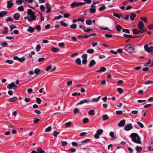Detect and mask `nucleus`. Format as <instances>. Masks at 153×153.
<instances>
[{
  "mask_svg": "<svg viewBox=\"0 0 153 153\" xmlns=\"http://www.w3.org/2000/svg\"><path fill=\"white\" fill-rule=\"evenodd\" d=\"M133 128V126L131 123L126 125L124 127V129L126 131H129Z\"/></svg>",
  "mask_w": 153,
  "mask_h": 153,
  "instance_id": "obj_9",
  "label": "nucleus"
},
{
  "mask_svg": "<svg viewBox=\"0 0 153 153\" xmlns=\"http://www.w3.org/2000/svg\"><path fill=\"white\" fill-rule=\"evenodd\" d=\"M143 148L141 146H137L136 147V150L137 152H140L142 150Z\"/></svg>",
  "mask_w": 153,
  "mask_h": 153,
  "instance_id": "obj_21",
  "label": "nucleus"
},
{
  "mask_svg": "<svg viewBox=\"0 0 153 153\" xmlns=\"http://www.w3.org/2000/svg\"><path fill=\"white\" fill-rule=\"evenodd\" d=\"M34 30L35 28L34 27H33L31 26H30L27 29V31L29 32L30 33H32L34 31Z\"/></svg>",
  "mask_w": 153,
  "mask_h": 153,
  "instance_id": "obj_17",
  "label": "nucleus"
},
{
  "mask_svg": "<svg viewBox=\"0 0 153 153\" xmlns=\"http://www.w3.org/2000/svg\"><path fill=\"white\" fill-rule=\"evenodd\" d=\"M89 121L88 119L87 118H84L83 120V123H86Z\"/></svg>",
  "mask_w": 153,
  "mask_h": 153,
  "instance_id": "obj_43",
  "label": "nucleus"
},
{
  "mask_svg": "<svg viewBox=\"0 0 153 153\" xmlns=\"http://www.w3.org/2000/svg\"><path fill=\"white\" fill-rule=\"evenodd\" d=\"M90 139H87L85 140H82L80 142V143L82 144H86L88 143L90 140Z\"/></svg>",
  "mask_w": 153,
  "mask_h": 153,
  "instance_id": "obj_22",
  "label": "nucleus"
},
{
  "mask_svg": "<svg viewBox=\"0 0 153 153\" xmlns=\"http://www.w3.org/2000/svg\"><path fill=\"white\" fill-rule=\"evenodd\" d=\"M71 144L72 146H76L78 145V143L75 142H72Z\"/></svg>",
  "mask_w": 153,
  "mask_h": 153,
  "instance_id": "obj_64",
  "label": "nucleus"
},
{
  "mask_svg": "<svg viewBox=\"0 0 153 153\" xmlns=\"http://www.w3.org/2000/svg\"><path fill=\"white\" fill-rule=\"evenodd\" d=\"M140 19L142 21H143L145 23H147L148 22V20L146 17H141L140 18Z\"/></svg>",
  "mask_w": 153,
  "mask_h": 153,
  "instance_id": "obj_41",
  "label": "nucleus"
},
{
  "mask_svg": "<svg viewBox=\"0 0 153 153\" xmlns=\"http://www.w3.org/2000/svg\"><path fill=\"white\" fill-rule=\"evenodd\" d=\"M59 134V132L56 131H54L53 132V135L55 137H56L58 134Z\"/></svg>",
  "mask_w": 153,
  "mask_h": 153,
  "instance_id": "obj_46",
  "label": "nucleus"
},
{
  "mask_svg": "<svg viewBox=\"0 0 153 153\" xmlns=\"http://www.w3.org/2000/svg\"><path fill=\"white\" fill-rule=\"evenodd\" d=\"M137 123L141 128H143L144 127L143 124L140 122L138 121L137 122Z\"/></svg>",
  "mask_w": 153,
  "mask_h": 153,
  "instance_id": "obj_49",
  "label": "nucleus"
},
{
  "mask_svg": "<svg viewBox=\"0 0 153 153\" xmlns=\"http://www.w3.org/2000/svg\"><path fill=\"white\" fill-rule=\"evenodd\" d=\"M96 64L95 61L94 60H92L90 62V63L88 65L89 68H91L93 67L94 65H95Z\"/></svg>",
  "mask_w": 153,
  "mask_h": 153,
  "instance_id": "obj_14",
  "label": "nucleus"
},
{
  "mask_svg": "<svg viewBox=\"0 0 153 153\" xmlns=\"http://www.w3.org/2000/svg\"><path fill=\"white\" fill-rule=\"evenodd\" d=\"M103 130L102 129H99L97 130L96 133L94 135L95 139H98L100 138L99 136L101 135L103 132Z\"/></svg>",
  "mask_w": 153,
  "mask_h": 153,
  "instance_id": "obj_6",
  "label": "nucleus"
},
{
  "mask_svg": "<svg viewBox=\"0 0 153 153\" xmlns=\"http://www.w3.org/2000/svg\"><path fill=\"white\" fill-rule=\"evenodd\" d=\"M13 18L16 20H18L20 17V15L19 13H16L13 15Z\"/></svg>",
  "mask_w": 153,
  "mask_h": 153,
  "instance_id": "obj_18",
  "label": "nucleus"
},
{
  "mask_svg": "<svg viewBox=\"0 0 153 153\" xmlns=\"http://www.w3.org/2000/svg\"><path fill=\"white\" fill-rule=\"evenodd\" d=\"M77 25L75 24H73L70 25V27L71 28L76 29V28Z\"/></svg>",
  "mask_w": 153,
  "mask_h": 153,
  "instance_id": "obj_44",
  "label": "nucleus"
},
{
  "mask_svg": "<svg viewBox=\"0 0 153 153\" xmlns=\"http://www.w3.org/2000/svg\"><path fill=\"white\" fill-rule=\"evenodd\" d=\"M10 27L11 29V31L13 30L14 28H16V27L15 26H14L13 25H11L10 26Z\"/></svg>",
  "mask_w": 153,
  "mask_h": 153,
  "instance_id": "obj_63",
  "label": "nucleus"
},
{
  "mask_svg": "<svg viewBox=\"0 0 153 153\" xmlns=\"http://www.w3.org/2000/svg\"><path fill=\"white\" fill-rule=\"evenodd\" d=\"M103 120H106L108 119V117L107 114H104L102 115Z\"/></svg>",
  "mask_w": 153,
  "mask_h": 153,
  "instance_id": "obj_33",
  "label": "nucleus"
},
{
  "mask_svg": "<svg viewBox=\"0 0 153 153\" xmlns=\"http://www.w3.org/2000/svg\"><path fill=\"white\" fill-rule=\"evenodd\" d=\"M41 49V46L39 45H37L36 48V51L38 52Z\"/></svg>",
  "mask_w": 153,
  "mask_h": 153,
  "instance_id": "obj_37",
  "label": "nucleus"
},
{
  "mask_svg": "<svg viewBox=\"0 0 153 153\" xmlns=\"http://www.w3.org/2000/svg\"><path fill=\"white\" fill-rule=\"evenodd\" d=\"M27 13L30 16L24 17V19H27L29 21H33L36 19V16L35 15V13L33 12L32 10H28Z\"/></svg>",
  "mask_w": 153,
  "mask_h": 153,
  "instance_id": "obj_2",
  "label": "nucleus"
},
{
  "mask_svg": "<svg viewBox=\"0 0 153 153\" xmlns=\"http://www.w3.org/2000/svg\"><path fill=\"white\" fill-rule=\"evenodd\" d=\"M75 62L79 65H81V61L80 59L79 58H78L76 59Z\"/></svg>",
  "mask_w": 153,
  "mask_h": 153,
  "instance_id": "obj_28",
  "label": "nucleus"
},
{
  "mask_svg": "<svg viewBox=\"0 0 153 153\" xmlns=\"http://www.w3.org/2000/svg\"><path fill=\"white\" fill-rule=\"evenodd\" d=\"M113 15L114 16L119 19L120 18L121 16H123L121 14H118L117 13H114L113 14Z\"/></svg>",
  "mask_w": 153,
  "mask_h": 153,
  "instance_id": "obj_31",
  "label": "nucleus"
},
{
  "mask_svg": "<svg viewBox=\"0 0 153 153\" xmlns=\"http://www.w3.org/2000/svg\"><path fill=\"white\" fill-rule=\"evenodd\" d=\"M94 50L93 49H88L87 51V53L89 54H92L94 53Z\"/></svg>",
  "mask_w": 153,
  "mask_h": 153,
  "instance_id": "obj_32",
  "label": "nucleus"
},
{
  "mask_svg": "<svg viewBox=\"0 0 153 153\" xmlns=\"http://www.w3.org/2000/svg\"><path fill=\"white\" fill-rule=\"evenodd\" d=\"M151 62V59H149V61H148L146 63H145L144 64V65L145 66H147V65H149V64H150Z\"/></svg>",
  "mask_w": 153,
  "mask_h": 153,
  "instance_id": "obj_61",
  "label": "nucleus"
},
{
  "mask_svg": "<svg viewBox=\"0 0 153 153\" xmlns=\"http://www.w3.org/2000/svg\"><path fill=\"white\" fill-rule=\"evenodd\" d=\"M122 27L121 26L119 25H117V26L116 27V30L118 31H121V30L122 29Z\"/></svg>",
  "mask_w": 153,
  "mask_h": 153,
  "instance_id": "obj_25",
  "label": "nucleus"
},
{
  "mask_svg": "<svg viewBox=\"0 0 153 153\" xmlns=\"http://www.w3.org/2000/svg\"><path fill=\"white\" fill-rule=\"evenodd\" d=\"M37 151L38 153H46L45 152V151L42 150L41 148L39 147L37 149Z\"/></svg>",
  "mask_w": 153,
  "mask_h": 153,
  "instance_id": "obj_24",
  "label": "nucleus"
},
{
  "mask_svg": "<svg viewBox=\"0 0 153 153\" xmlns=\"http://www.w3.org/2000/svg\"><path fill=\"white\" fill-rule=\"evenodd\" d=\"M7 14V12L6 11H2L0 12V17H2Z\"/></svg>",
  "mask_w": 153,
  "mask_h": 153,
  "instance_id": "obj_23",
  "label": "nucleus"
},
{
  "mask_svg": "<svg viewBox=\"0 0 153 153\" xmlns=\"http://www.w3.org/2000/svg\"><path fill=\"white\" fill-rule=\"evenodd\" d=\"M123 113V112L122 111H116V114L118 115H121Z\"/></svg>",
  "mask_w": 153,
  "mask_h": 153,
  "instance_id": "obj_54",
  "label": "nucleus"
},
{
  "mask_svg": "<svg viewBox=\"0 0 153 153\" xmlns=\"http://www.w3.org/2000/svg\"><path fill=\"white\" fill-rule=\"evenodd\" d=\"M17 100V98L16 97H14L11 98L7 99V101L8 102H14Z\"/></svg>",
  "mask_w": 153,
  "mask_h": 153,
  "instance_id": "obj_13",
  "label": "nucleus"
},
{
  "mask_svg": "<svg viewBox=\"0 0 153 153\" xmlns=\"http://www.w3.org/2000/svg\"><path fill=\"white\" fill-rule=\"evenodd\" d=\"M130 137L131 138L132 141L133 142L138 144L141 143L142 142L140 138L137 133H132L131 134Z\"/></svg>",
  "mask_w": 153,
  "mask_h": 153,
  "instance_id": "obj_1",
  "label": "nucleus"
},
{
  "mask_svg": "<svg viewBox=\"0 0 153 153\" xmlns=\"http://www.w3.org/2000/svg\"><path fill=\"white\" fill-rule=\"evenodd\" d=\"M153 82L152 81H150L149 80H148L145 82L144 84L145 85L149 84H153Z\"/></svg>",
  "mask_w": 153,
  "mask_h": 153,
  "instance_id": "obj_55",
  "label": "nucleus"
},
{
  "mask_svg": "<svg viewBox=\"0 0 153 153\" xmlns=\"http://www.w3.org/2000/svg\"><path fill=\"white\" fill-rule=\"evenodd\" d=\"M78 38L79 39L80 38H87L88 37V35H84V36H82V35H79L78 36Z\"/></svg>",
  "mask_w": 153,
  "mask_h": 153,
  "instance_id": "obj_39",
  "label": "nucleus"
},
{
  "mask_svg": "<svg viewBox=\"0 0 153 153\" xmlns=\"http://www.w3.org/2000/svg\"><path fill=\"white\" fill-rule=\"evenodd\" d=\"M106 68L105 67H102L100 68V70H97L96 71V72H98V73H101L102 72H105V71H106Z\"/></svg>",
  "mask_w": 153,
  "mask_h": 153,
  "instance_id": "obj_16",
  "label": "nucleus"
},
{
  "mask_svg": "<svg viewBox=\"0 0 153 153\" xmlns=\"http://www.w3.org/2000/svg\"><path fill=\"white\" fill-rule=\"evenodd\" d=\"M8 28L7 27H5L4 28V30L2 32V33L4 34H6L8 33Z\"/></svg>",
  "mask_w": 153,
  "mask_h": 153,
  "instance_id": "obj_40",
  "label": "nucleus"
},
{
  "mask_svg": "<svg viewBox=\"0 0 153 153\" xmlns=\"http://www.w3.org/2000/svg\"><path fill=\"white\" fill-rule=\"evenodd\" d=\"M136 15L134 13H132L130 14V18L131 21H134V18L136 17Z\"/></svg>",
  "mask_w": 153,
  "mask_h": 153,
  "instance_id": "obj_19",
  "label": "nucleus"
},
{
  "mask_svg": "<svg viewBox=\"0 0 153 153\" xmlns=\"http://www.w3.org/2000/svg\"><path fill=\"white\" fill-rule=\"evenodd\" d=\"M35 29L38 30V32H39L41 30V27L39 25H37L35 27Z\"/></svg>",
  "mask_w": 153,
  "mask_h": 153,
  "instance_id": "obj_52",
  "label": "nucleus"
},
{
  "mask_svg": "<svg viewBox=\"0 0 153 153\" xmlns=\"http://www.w3.org/2000/svg\"><path fill=\"white\" fill-rule=\"evenodd\" d=\"M40 70L38 68L34 70V73L35 74H37L40 72Z\"/></svg>",
  "mask_w": 153,
  "mask_h": 153,
  "instance_id": "obj_60",
  "label": "nucleus"
},
{
  "mask_svg": "<svg viewBox=\"0 0 153 153\" xmlns=\"http://www.w3.org/2000/svg\"><path fill=\"white\" fill-rule=\"evenodd\" d=\"M86 23L87 25H90L92 24V21L91 19H88L86 21Z\"/></svg>",
  "mask_w": 153,
  "mask_h": 153,
  "instance_id": "obj_34",
  "label": "nucleus"
},
{
  "mask_svg": "<svg viewBox=\"0 0 153 153\" xmlns=\"http://www.w3.org/2000/svg\"><path fill=\"white\" fill-rule=\"evenodd\" d=\"M123 36L126 37L132 38V36L131 35H127L126 34H123Z\"/></svg>",
  "mask_w": 153,
  "mask_h": 153,
  "instance_id": "obj_58",
  "label": "nucleus"
},
{
  "mask_svg": "<svg viewBox=\"0 0 153 153\" xmlns=\"http://www.w3.org/2000/svg\"><path fill=\"white\" fill-rule=\"evenodd\" d=\"M71 124H72V123L71 122H69L66 123L65 124V126L66 127H70L71 126Z\"/></svg>",
  "mask_w": 153,
  "mask_h": 153,
  "instance_id": "obj_42",
  "label": "nucleus"
},
{
  "mask_svg": "<svg viewBox=\"0 0 153 153\" xmlns=\"http://www.w3.org/2000/svg\"><path fill=\"white\" fill-rule=\"evenodd\" d=\"M99 5L101 6L99 8L98 10H105L106 8L105 6L103 4H101Z\"/></svg>",
  "mask_w": 153,
  "mask_h": 153,
  "instance_id": "obj_36",
  "label": "nucleus"
},
{
  "mask_svg": "<svg viewBox=\"0 0 153 153\" xmlns=\"http://www.w3.org/2000/svg\"><path fill=\"white\" fill-rule=\"evenodd\" d=\"M5 20L6 22L11 21L13 20V19L10 17H7L5 19Z\"/></svg>",
  "mask_w": 153,
  "mask_h": 153,
  "instance_id": "obj_51",
  "label": "nucleus"
},
{
  "mask_svg": "<svg viewBox=\"0 0 153 153\" xmlns=\"http://www.w3.org/2000/svg\"><path fill=\"white\" fill-rule=\"evenodd\" d=\"M137 26L139 30H140V33H143L146 31V29L144 27V25L142 21H139Z\"/></svg>",
  "mask_w": 153,
  "mask_h": 153,
  "instance_id": "obj_3",
  "label": "nucleus"
},
{
  "mask_svg": "<svg viewBox=\"0 0 153 153\" xmlns=\"http://www.w3.org/2000/svg\"><path fill=\"white\" fill-rule=\"evenodd\" d=\"M88 114L89 115L93 116L94 114V110L93 109L89 111L88 112Z\"/></svg>",
  "mask_w": 153,
  "mask_h": 153,
  "instance_id": "obj_29",
  "label": "nucleus"
},
{
  "mask_svg": "<svg viewBox=\"0 0 153 153\" xmlns=\"http://www.w3.org/2000/svg\"><path fill=\"white\" fill-rule=\"evenodd\" d=\"M7 7L8 8H11L13 6V1L10 0L7 1Z\"/></svg>",
  "mask_w": 153,
  "mask_h": 153,
  "instance_id": "obj_10",
  "label": "nucleus"
},
{
  "mask_svg": "<svg viewBox=\"0 0 153 153\" xmlns=\"http://www.w3.org/2000/svg\"><path fill=\"white\" fill-rule=\"evenodd\" d=\"M124 49L125 51L130 53H133L135 50L134 47L131 46L130 44L126 45Z\"/></svg>",
  "mask_w": 153,
  "mask_h": 153,
  "instance_id": "obj_4",
  "label": "nucleus"
},
{
  "mask_svg": "<svg viewBox=\"0 0 153 153\" xmlns=\"http://www.w3.org/2000/svg\"><path fill=\"white\" fill-rule=\"evenodd\" d=\"M17 86L16 85L14 82H12L9 84L7 86V88L8 89L13 88L14 90H16L17 88Z\"/></svg>",
  "mask_w": 153,
  "mask_h": 153,
  "instance_id": "obj_8",
  "label": "nucleus"
},
{
  "mask_svg": "<svg viewBox=\"0 0 153 153\" xmlns=\"http://www.w3.org/2000/svg\"><path fill=\"white\" fill-rule=\"evenodd\" d=\"M90 102H91V101L89 100L84 99L77 103L76 105H81L85 103H88Z\"/></svg>",
  "mask_w": 153,
  "mask_h": 153,
  "instance_id": "obj_11",
  "label": "nucleus"
},
{
  "mask_svg": "<svg viewBox=\"0 0 153 153\" xmlns=\"http://www.w3.org/2000/svg\"><path fill=\"white\" fill-rule=\"evenodd\" d=\"M144 48L145 51L149 53H151V54L153 53V46H151L149 47L148 44H147L145 45Z\"/></svg>",
  "mask_w": 153,
  "mask_h": 153,
  "instance_id": "obj_5",
  "label": "nucleus"
},
{
  "mask_svg": "<svg viewBox=\"0 0 153 153\" xmlns=\"http://www.w3.org/2000/svg\"><path fill=\"white\" fill-rule=\"evenodd\" d=\"M36 101L37 103L38 104H39L41 103L42 100L40 99L39 98H36Z\"/></svg>",
  "mask_w": 153,
  "mask_h": 153,
  "instance_id": "obj_53",
  "label": "nucleus"
},
{
  "mask_svg": "<svg viewBox=\"0 0 153 153\" xmlns=\"http://www.w3.org/2000/svg\"><path fill=\"white\" fill-rule=\"evenodd\" d=\"M126 120H123L120 121L118 123V126L120 127L124 126L125 125Z\"/></svg>",
  "mask_w": 153,
  "mask_h": 153,
  "instance_id": "obj_12",
  "label": "nucleus"
},
{
  "mask_svg": "<svg viewBox=\"0 0 153 153\" xmlns=\"http://www.w3.org/2000/svg\"><path fill=\"white\" fill-rule=\"evenodd\" d=\"M51 129H52V128H51V127L50 126H48V127L46 128H45V132H49V131H51Z\"/></svg>",
  "mask_w": 153,
  "mask_h": 153,
  "instance_id": "obj_38",
  "label": "nucleus"
},
{
  "mask_svg": "<svg viewBox=\"0 0 153 153\" xmlns=\"http://www.w3.org/2000/svg\"><path fill=\"white\" fill-rule=\"evenodd\" d=\"M117 91L120 94H122L123 92V90H122L121 88H117Z\"/></svg>",
  "mask_w": 153,
  "mask_h": 153,
  "instance_id": "obj_47",
  "label": "nucleus"
},
{
  "mask_svg": "<svg viewBox=\"0 0 153 153\" xmlns=\"http://www.w3.org/2000/svg\"><path fill=\"white\" fill-rule=\"evenodd\" d=\"M133 33L134 34H138L140 33V30H139L136 28H134L132 29Z\"/></svg>",
  "mask_w": 153,
  "mask_h": 153,
  "instance_id": "obj_15",
  "label": "nucleus"
},
{
  "mask_svg": "<svg viewBox=\"0 0 153 153\" xmlns=\"http://www.w3.org/2000/svg\"><path fill=\"white\" fill-rule=\"evenodd\" d=\"M87 54H83L82 56V58L83 59H87Z\"/></svg>",
  "mask_w": 153,
  "mask_h": 153,
  "instance_id": "obj_59",
  "label": "nucleus"
},
{
  "mask_svg": "<svg viewBox=\"0 0 153 153\" xmlns=\"http://www.w3.org/2000/svg\"><path fill=\"white\" fill-rule=\"evenodd\" d=\"M60 25L64 27H67L68 26V25L65 22L61 21H60Z\"/></svg>",
  "mask_w": 153,
  "mask_h": 153,
  "instance_id": "obj_27",
  "label": "nucleus"
},
{
  "mask_svg": "<svg viewBox=\"0 0 153 153\" xmlns=\"http://www.w3.org/2000/svg\"><path fill=\"white\" fill-rule=\"evenodd\" d=\"M85 4V3L82 2L78 3L74 2L72 3L71 4V7L72 8H74L76 7H78Z\"/></svg>",
  "mask_w": 153,
  "mask_h": 153,
  "instance_id": "obj_7",
  "label": "nucleus"
},
{
  "mask_svg": "<svg viewBox=\"0 0 153 153\" xmlns=\"http://www.w3.org/2000/svg\"><path fill=\"white\" fill-rule=\"evenodd\" d=\"M51 51L53 52L56 53L59 51L60 50L57 48L53 47L51 49Z\"/></svg>",
  "mask_w": 153,
  "mask_h": 153,
  "instance_id": "obj_20",
  "label": "nucleus"
},
{
  "mask_svg": "<svg viewBox=\"0 0 153 153\" xmlns=\"http://www.w3.org/2000/svg\"><path fill=\"white\" fill-rule=\"evenodd\" d=\"M62 17V16L60 15H59L58 16H56L54 18V19L56 20H58L60 19Z\"/></svg>",
  "mask_w": 153,
  "mask_h": 153,
  "instance_id": "obj_57",
  "label": "nucleus"
},
{
  "mask_svg": "<svg viewBox=\"0 0 153 153\" xmlns=\"http://www.w3.org/2000/svg\"><path fill=\"white\" fill-rule=\"evenodd\" d=\"M79 112V110L77 108H76L74 109V114H76Z\"/></svg>",
  "mask_w": 153,
  "mask_h": 153,
  "instance_id": "obj_56",
  "label": "nucleus"
},
{
  "mask_svg": "<svg viewBox=\"0 0 153 153\" xmlns=\"http://www.w3.org/2000/svg\"><path fill=\"white\" fill-rule=\"evenodd\" d=\"M35 53L34 51H32L31 52V53H29L28 54V58H31L32 56V55H35Z\"/></svg>",
  "mask_w": 153,
  "mask_h": 153,
  "instance_id": "obj_30",
  "label": "nucleus"
},
{
  "mask_svg": "<svg viewBox=\"0 0 153 153\" xmlns=\"http://www.w3.org/2000/svg\"><path fill=\"white\" fill-rule=\"evenodd\" d=\"M5 62L10 64H12L13 63V61L12 60L9 59L5 60Z\"/></svg>",
  "mask_w": 153,
  "mask_h": 153,
  "instance_id": "obj_48",
  "label": "nucleus"
},
{
  "mask_svg": "<svg viewBox=\"0 0 153 153\" xmlns=\"http://www.w3.org/2000/svg\"><path fill=\"white\" fill-rule=\"evenodd\" d=\"M23 2L22 0H17L16 1V4L18 5H20Z\"/></svg>",
  "mask_w": 153,
  "mask_h": 153,
  "instance_id": "obj_35",
  "label": "nucleus"
},
{
  "mask_svg": "<svg viewBox=\"0 0 153 153\" xmlns=\"http://www.w3.org/2000/svg\"><path fill=\"white\" fill-rule=\"evenodd\" d=\"M25 60V58L24 57H22L19 58V61L21 62H23Z\"/></svg>",
  "mask_w": 153,
  "mask_h": 153,
  "instance_id": "obj_62",
  "label": "nucleus"
},
{
  "mask_svg": "<svg viewBox=\"0 0 153 153\" xmlns=\"http://www.w3.org/2000/svg\"><path fill=\"white\" fill-rule=\"evenodd\" d=\"M122 31L126 33H130L129 30L128 29H123L122 30Z\"/></svg>",
  "mask_w": 153,
  "mask_h": 153,
  "instance_id": "obj_45",
  "label": "nucleus"
},
{
  "mask_svg": "<svg viewBox=\"0 0 153 153\" xmlns=\"http://www.w3.org/2000/svg\"><path fill=\"white\" fill-rule=\"evenodd\" d=\"M101 96H100L98 97L97 98H94L92 99V101L93 102H97L99 99L100 98Z\"/></svg>",
  "mask_w": 153,
  "mask_h": 153,
  "instance_id": "obj_26",
  "label": "nucleus"
},
{
  "mask_svg": "<svg viewBox=\"0 0 153 153\" xmlns=\"http://www.w3.org/2000/svg\"><path fill=\"white\" fill-rule=\"evenodd\" d=\"M45 6L46 7V8L47 10H51V7H50V5L48 3H46L45 4Z\"/></svg>",
  "mask_w": 153,
  "mask_h": 153,
  "instance_id": "obj_50",
  "label": "nucleus"
}]
</instances>
